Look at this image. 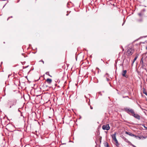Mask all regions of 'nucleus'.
I'll list each match as a JSON object with an SVG mask.
<instances>
[{
  "instance_id": "f257e3e1",
  "label": "nucleus",
  "mask_w": 147,
  "mask_h": 147,
  "mask_svg": "<svg viewBox=\"0 0 147 147\" xmlns=\"http://www.w3.org/2000/svg\"><path fill=\"white\" fill-rule=\"evenodd\" d=\"M17 102V100L15 99L9 100L8 103L10 105L13 106L16 105Z\"/></svg>"
},
{
  "instance_id": "6e6552de",
  "label": "nucleus",
  "mask_w": 147,
  "mask_h": 147,
  "mask_svg": "<svg viewBox=\"0 0 147 147\" xmlns=\"http://www.w3.org/2000/svg\"><path fill=\"white\" fill-rule=\"evenodd\" d=\"M46 81L48 83L50 84L52 82V80L51 79L48 78L47 79Z\"/></svg>"
},
{
  "instance_id": "6ab92c4d",
  "label": "nucleus",
  "mask_w": 147,
  "mask_h": 147,
  "mask_svg": "<svg viewBox=\"0 0 147 147\" xmlns=\"http://www.w3.org/2000/svg\"><path fill=\"white\" fill-rule=\"evenodd\" d=\"M131 145L132 146H133V147H136V146H135V145H134L132 144L131 143Z\"/></svg>"
},
{
  "instance_id": "473e14b6",
  "label": "nucleus",
  "mask_w": 147,
  "mask_h": 147,
  "mask_svg": "<svg viewBox=\"0 0 147 147\" xmlns=\"http://www.w3.org/2000/svg\"><path fill=\"white\" fill-rule=\"evenodd\" d=\"M9 76H10V75H9V76H8V77H9Z\"/></svg>"
},
{
  "instance_id": "b1692460",
  "label": "nucleus",
  "mask_w": 147,
  "mask_h": 147,
  "mask_svg": "<svg viewBox=\"0 0 147 147\" xmlns=\"http://www.w3.org/2000/svg\"><path fill=\"white\" fill-rule=\"evenodd\" d=\"M40 61H42L43 62V63H44V61L42 60Z\"/></svg>"
},
{
  "instance_id": "cd10ccee",
  "label": "nucleus",
  "mask_w": 147,
  "mask_h": 147,
  "mask_svg": "<svg viewBox=\"0 0 147 147\" xmlns=\"http://www.w3.org/2000/svg\"><path fill=\"white\" fill-rule=\"evenodd\" d=\"M9 17L7 19V20H8V19H9Z\"/></svg>"
},
{
  "instance_id": "dca6fc26",
  "label": "nucleus",
  "mask_w": 147,
  "mask_h": 147,
  "mask_svg": "<svg viewBox=\"0 0 147 147\" xmlns=\"http://www.w3.org/2000/svg\"><path fill=\"white\" fill-rule=\"evenodd\" d=\"M105 146H106V147H109V146L107 143H106V145H105Z\"/></svg>"
},
{
  "instance_id": "423d86ee",
  "label": "nucleus",
  "mask_w": 147,
  "mask_h": 147,
  "mask_svg": "<svg viewBox=\"0 0 147 147\" xmlns=\"http://www.w3.org/2000/svg\"><path fill=\"white\" fill-rule=\"evenodd\" d=\"M127 72V71L126 70H123V73L122 74V75L124 77H125L126 78H127L128 77V76L127 75H126L125 74Z\"/></svg>"
},
{
  "instance_id": "20e7f679",
  "label": "nucleus",
  "mask_w": 147,
  "mask_h": 147,
  "mask_svg": "<svg viewBox=\"0 0 147 147\" xmlns=\"http://www.w3.org/2000/svg\"><path fill=\"white\" fill-rule=\"evenodd\" d=\"M102 128L104 130H108L110 129V127L109 124H106L102 126Z\"/></svg>"
},
{
  "instance_id": "bb28decb",
  "label": "nucleus",
  "mask_w": 147,
  "mask_h": 147,
  "mask_svg": "<svg viewBox=\"0 0 147 147\" xmlns=\"http://www.w3.org/2000/svg\"><path fill=\"white\" fill-rule=\"evenodd\" d=\"M124 24V22H123V24H122V26H123V25Z\"/></svg>"
},
{
  "instance_id": "4be33fe9",
  "label": "nucleus",
  "mask_w": 147,
  "mask_h": 147,
  "mask_svg": "<svg viewBox=\"0 0 147 147\" xmlns=\"http://www.w3.org/2000/svg\"><path fill=\"white\" fill-rule=\"evenodd\" d=\"M137 104H138V106L140 107V108L142 109V107H141V106L138 104V103L137 102Z\"/></svg>"
},
{
  "instance_id": "f3484780",
  "label": "nucleus",
  "mask_w": 147,
  "mask_h": 147,
  "mask_svg": "<svg viewBox=\"0 0 147 147\" xmlns=\"http://www.w3.org/2000/svg\"><path fill=\"white\" fill-rule=\"evenodd\" d=\"M145 11V9H143L141 11V12H144Z\"/></svg>"
},
{
  "instance_id": "9d476101",
  "label": "nucleus",
  "mask_w": 147,
  "mask_h": 147,
  "mask_svg": "<svg viewBox=\"0 0 147 147\" xmlns=\"http://www.w3.org/2000/svg\"><path fill=\"white\" fill-rule=\"evenodd\" d=\"M113 140L115 141L116 143V146H118L119 145L118 142L117 140V139L116 138L114 140Z\"/></svg>"
},
{
  "instance_id": "aec40b11",
  "label": "nucleus",
  "mask_w": 147,
  "mask_h": 147,
  "mask_svg": "<svg viewBox=\"0 0 147 147\" xmlns=\"http://www.w3.org/2000/svg\"><path fill=\"white\" fill-rule=\"evenodd\" d=\"M143 93L144 94H145L146 96H147V93L146 92H144L143 91Z\"/></svg>"
},
{
  "instance_id": "f03ea898",
  "label": "nucleus",
  "mask_w": 147,
  "mask_h": 147,
  "mask_svg": "<svg viewBox=\"0 0 147 147\" xmlns=\"http://www.w3.org/2000/svg\"><path fill=\"white\" fill-rule=\"evenodd\" d=\"M124 110L127 113L130 114L129 113H131L132 114L134 113V111L133 109H128L127 108H124Z\"/></svg>"
},
{
  "instance_id": "7ed1b4c3",
  "label": "nucleus",
  "mask_w": 147,
  "mask_h": 147,
  "mask_svg": "<svg viewBox=\"0 0 147 147\" xmlns=\"http://www.w3.org/2000/svg\"><path fill=\"white\" fill-rule=\"evenodd\" d=\"M134 51L133 49L131 48L128 49L127 52L128 55H131L133 53Z\"/></svg>"
},
{
  "instance_id": "39448f33",
  "label": "nucleus",
  "mask_w": 147,
  "mask_h": 147,
  "mask_svg": "<svg viewBox=\"0 0 147 147\" xmlns=\"http://www.w3.org/2000/svg\"><path fill=\"white\" fill-rule=\"evenodd\" d=\"M132 115L136 119H140V116L138 114H135L134 113H134H133Z\"/></svg>"
},
{
  "instance_id": "4468645a",
  "label": "nucleus",
  "mask_w": 147,
  "mask_h": 147,
  "mask_svg": "<svg viewBox=\"0 0 147 147\" xmlns=\"http://www.w3.org/2000/svg\"><path fill=\"white\" fill-rule=\"evenodd\" d=\"M143 14L142 13V12H141L139 13L138 14V15L140 16H141Z\"/></svg>"
},
{
  "instance_id": "9b49d317",
  "label": "nucleus",
  "mask_w": 147,
  "mask_h": 147,
  "mask_svg": "<svg viewBox=\"0 0 147 147\" xmlns=\"http://www.w3.org/2000/svg\"><path fill=\"white\" fill-rule=\"evenodd\" d=\"M140 63L141 64L142 67H143L144 66V62L143 61L142 59V58L140 60Z\"/></svg>"
},
{
  "instance_id": "ddd939ff",
  "label": "nucleus",
  "mask_w": 147,
  "mask_h": 147,
  "mask_svg": "<svg viewBox=\"0 0 147 147\" xmlns=\"http://www.w3.org/2000/svg\"><path fill=\"white\" fill-rule=\"evenodd\" d=\"M45 74H46V75H48L49 76H50V77H51V75H50L49 74V72H46V73H45Z\"/></svg>"
},
{
  "instance_id": "5701e85b",
  "label": "nucleus",
  "mask_w": 147,
  "mask_h": 147,
  "mask_svg": "<svg viewBox=\"0 0 147 147\" xmlns=\"http://www.w3.org/2000/svg\"><path fill=\"white\" fill-rule=\"evenodd\" d=\"M90 108L91 109H93V107L91 106H90Z\"/></svg>"
},
{
  "instance_id": "2eb2a0df",
  "label": "nucleus",
  "mask_w": 147,
  "mask_h": 147,
  "mask_svg": "<svg viewBox=\"0 0 147 147\" xmlns=\"http://www.w3.org/2000/svg\"><path fill=\"white\" fill-rule=\"evenodd\" d=\"M142 19H140L139 20H138V21L139 22H141L142 21Z\"/></svg>"
},
{
  "instance_id": "a878e982",
  "label": "nucleus",
  "mask_w": 147,
  "mask_h": 147,
  "mask_svg": "<svg viewBox=\"0 0 147 147\" xmlns=\"http://www.w3.org/2000/svg\"><path fill=\"white\" fill-rule=\"evenodd\" d=\"M12 106H11V105H10V106L9 107V108H11V107Z\"/></svg>"
},
{
  "instance_id": "1a4fd4ad",
  "label": "nucleus",
  "mask_w": 147,
  "mask_h": 147,
  "mask_svg": "<svg viewBox=\"0 0 147 147\" xmlns=\"http://www.w3.org/2000/svg\"><path fill=\"white\" fill-rule=\"evenodd\" d=\"M116 133L115 132L114 134H113L112 135V138L113 140L116 138Z\"/></svg>"
},
{
  "instance_id": "f8f14e48",
  "label": "nucleus",
  "mask_w": 147,
  "mask_h": 147,
  "mask_svg": "<svg viewBox=\"0 0 147 147\" xmlns=\"http://www.w3.org/2000/svg\"><path fill=\"white\" fill-rule=\"evenodd\" d=\"M138 58V56H136L133 60V63L136 60L137 58Z\"/></svg>"
},
{
  "instance_id": "393cba45",
  "label": "nucleus",
  "mask_w": 147,
  "mask_h": 147,
  "mask_svg": "<svg viewBox=\"0 0 147 147\" xmlns=\"http://www.w3.org/2000/svg\"><path fill=\"white\" fill-rule=\"evenodd\" d=\"M128 97L127 96H125V97H123V98Z\"/></svg>"
},
{
  "instance_id": "7c9ffc66",
  "label": "nucleus",
  "mask_w": 147,
  "mask_h": 147,
  "mask_svg": "<svg viewBox=\"0 0 147 147\" xmlns=\"http://www.w3.org/2000/svg\"><path fill=\"white\" fill-rule=\"evenodd\" d=\"M68 14H66V16H68Z\"/></svg>"
},
{
  "instance_id": "c756f323",
  "label": "nucleus",
  "mask_w": 147,
  "mask_h": 147,
  "mask_svg": "<svg viewBox=\"0 0 147 147\" xmlns=\"http://www.w3.org/2000/svg\"><path fill=\"white\" fill-rule=\"evenodd\" d=\"M28 66H27L26 67H26H28Z\"/></svg>"
},
{
  "instance_id": "c85d7f7f",
  "label": "nucleus",
  "mask_w": 147,
  "mask_h": 147,
  "mask_svg": "<svg viewBox=\"0 0 147 147\" xmlns=\"http://www.w3.org/2000/svg\"><path fill=\"white\" fill-rule=\"evenodd\" d=\"M2 63H3V62H1V64Z\"/></svg>"
},
{
  "instance_id": "412c9836",
  "label": "nucleus",
  "mask_w": 147,
  "mask_h": 147,
  "mask_svg": "<svg viewBox=\"0 0 147 147\" xmlns=\"http://www.w3.org/2000/svg\"><path fill=\"white\" fill-rule=\"evenodd\" d=\"M142 126H144V128H146V127H145V126L144 125V124H143L142 125Z\"/></svg>"
},
{
  "instance_id": "a211bd4d",
  "label": "nucleus",
  "mask_w": 147,
  "mask_h": 147,
  "mask_svg": "<svg viewBox=\"0 0 147 147\" xmlns=\"http://www.w3.org/2000/svg\"><path fill=\"white\" fill-rule=\"evenodd\" d=\"M129 133H130V132H127V131H126V132H125V134H128L129 135Z\"/></svg>"
},
{
  "instance_id": "2f4dec72",
  "label": "nucleus",
  "mask_w": 147,
  "mask_h": 147,
  "mask_svg": "<svg viewBox=\"0 0 147 147\" xmlns=\"http://www.w3.org/2000/svg\"><path fill=\"white\" fill-rule=\"evenodd\" d=\"M146 49L147 50V47H146Z\"/></svg>"
},
{
  "instance_id": "0eeeda50",
  "label": "nucleus",
  "mask_w": 147,
  "mask_h": 147,
  "mask_svg": "<svg viewBox=\"0 0 147 147\" xmlns=\"http://www.w3.org/2000/svg\"><path fill=\"white\" fill-rule=\"evenodd\" d=\"M129 136H134L135 138H136L137 139V138H139V139H140V137H139V136L135 135L134 134L131 133H129Z\"/></svg>"
}]
</instances>
